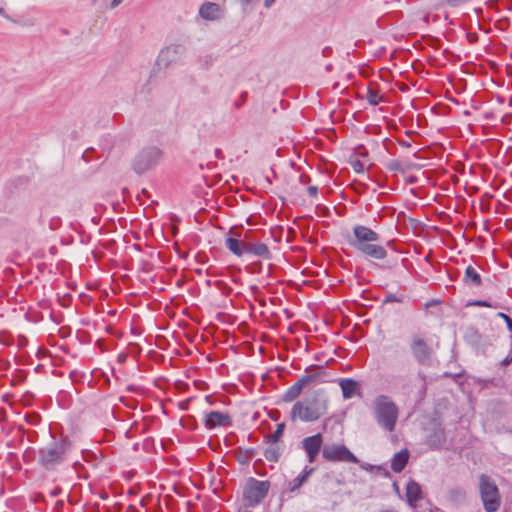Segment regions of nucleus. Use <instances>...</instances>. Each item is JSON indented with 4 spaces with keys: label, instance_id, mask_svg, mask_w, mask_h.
<instances>
[{
    "label": "nucleus",
    "instance_id": "30",
    "mask_svg": "<svg viewBox=\"0 0 512 512\" xmlns=\"http://www.w3.org/2000/svg\"><path fill=\"white\" fill-rule=\"evenodd\" d=\"M512 363V353L508 354L502 361L501 365L508 366Z\"/></svg>",
    "mask_w": 512,
    "mask_h": 512
},
{
    "label": "nucleus",
    "instance_id": "29",
    "mask_svg": "<svg viewBox=\"0 0 512 512\" xmlns=\"http://www.w3.org/2000/svg\"><path fill=\"white\" fill-rule=\"evenodd\" d=\"M497 316L501 319H503L506 324H507V327L510 325V322L512 321V317L508 316L507 314L503 313V312H499L497 314Z\"/></svg>",
    "mask_w": 512,
    "mask_h": 512
},
{
    "label": "nucleus",
    "instance_id": "35",
    "mask_svg": "<svg viewBox=\"0 0 512 512\" xmlns=\"http://www.w3.org/2000/svg\"><path fill=\"white\" fill-rule=\"evenodd\" d=\"M119 2L120 0H113V6H116Z\"/></svg>",
    "mask_w": 512,
    "mask_h": 512
},
{
    "label": "nucleus",
    "instance_id": "16",
    "mask_svg": "<svg viewBox=\"0 0 512 512\" xmlns=\"http://www.w3.org/2000/svg\"><path fill=\"white\" fill-rule=\"evenodd\" d=\"M246 254H252L266 260L271 258L268 246L261 242H248Z\"/></svg>",
    "mask_w": 512,
    "mask_h": 512
},
{
    "label": "nucleus",
    "instance_id": "7",
    "mask_svg": "<svg viewBox=\"0 0 512 512\" xmlns=\"http://www.w3.org/2000/svg\"><path fill=\"white\" fill-rule=\"evenodd\" d=\"M270 488L268 481H259L251 478L244 488V500L247 506L254 507L266 497Z\"/></svg>",
    "mask_w": 512,
    "mask_h": 512
},
{
    "label": "nucleus",
    "instance_id": "12",
    "mask_svg": "<svg viewBox=\"0 0 512 512\" xmlns=\"http://www.w3.org/2000/svg\"><path fill=\"white\" fill-rule=\"evenodd\" d=\"M231 424L230 416L219 411H211L205 416V425L209 429L226 427Z\"/></svg>",
    "mask_w": 512,
    "mask_h": 512
},
{
    "label": "nucleus",
    "instance_id": "13",
    "mask_svg": "<svg viewBox=\"0 0 512 512\" xmlns=\"http://www.w3.org/2000/svg\"><path fill=\"white\" fill-rule=\"evenodd\" d=\"M324 376V370L322 368H317L312 371H306V373L298 379V382L304 389L316 384L324 383Z\"/></svg>",
    "mask_w": 512,
    "mask_h": 512
},
{
    "label": "nucleus",
    "instance_id": "31",
    "mask_svg": "<svg viewBox=\"0 0 512 512\" xmlns=\"http://www.w3.org/2000/svg\"><path fill=\"white\" fill-rule=\"evenodd\" d=\"M307 192L310 196L314 197L318 193V188L316 186H309Z\"/></svg>",
    "mask_w": 512,
    "mask_h": 512
},
{
    "label": "nucleus",
    "instance_id": "14",
    "mask_svg": "<svg viewBox=\"0 0 512 512\" xmlns=\"http://www.w3.org/2000/svg\"><path fill=\"white\" fill-rule=\"evenodd\" d=\"M338 384L344 399H350L360 395L361 386L358 381L351 378H341L338 379Z\"/></svg>",
    "mask_w": 512,
    "mask_h": 512
},
{
    "label": "nucleus",
    "instance_id": "15",
    "mask_svg": "<svg viewBox=\"0 0 512 512\" xmlns=\"http://www.w3.org/2000/svg\"><path fill=\"white\" fill-rule=\"evenodd\" d=\"M239 236L240 235H236L235 237L230 236L225 240L226 248L238 257L246 254L248 244V242L239 239Z\"/></svg>",
    "mask_w": 512,
    "mask_h": 512
},
{
    "label": "nucleus",
    "instance_id": "4",
    "mask_svg": "<svg viewBox=\"0 0 512 512\" xmlns=\"http://www.w3.org/2000/svg\"><path fill=\"white\" fill-rule=\"evenodd\" d=\"M478 489L486 512H496L501 504V495L495 481L486 474L479 476Z\"/></svg>",
    "mask_w": 512,
    "mask_h": 512
},
{
    "label": "nucleus",
    "instance_id": "5",
    "mask_svg": "<svg viewBox=\"0 0 512 512\" xmlns=\"http://www.w3.org/2000/svg\"><path fill=\"white\" fill-rule=\"evenodd\" d=\"M70 448L66 439L55 440L39 452V463L46 469H52L62 463Z\"/></svg>",
    "mask_w": 512,
    "mask_h": 512
},
{
    "label": "nucleus",
    "instance_id": "1",
    "mask_svg": "<svg viewBox=\"0 0 512 512\" xmlns=\"http://www.w3.org/2000/svg\"><path fill=\"white\" fill-rule=\"evenodd\" d=\"M328 411V399L319 393H314L297 401L291 408L292 421L314 422L324 416Z\"/></svg>",
    "mask_w": 512,
    "mask_h": 512
},
{
    "label": "nucleus",
    "instance_id": "6",
    "mask_svg": "<svg viewBox=\"0 0 512 512\" xmlns=\"http://www.w3.org/2000/svg\"><path fill=\"white\" fill-rule=\"evenodd\" d=\"M409 347L414 360L419 365L431 366L434 358V350L423 337L413 335Z\"/></svg>",
    "mask_w": 512,
    "mask_h": 512
},
{
    "label": "nucleus",
    "instance_id": "11",
    "mask_svg": "<svg viewBox=\"0 0 512 512\" xmlns=\"http://www.w3.org/2000/svg\"><path fill=\"white\" fill-rule=\"evenodd\" d=\"M323 436L321 433L304 438L301 441V447L307 455L309 463H314L319 452L323 449Z\"/></svg>",
    "mask_w": 512,
    "mask_h": 512
},
{
    "label": "nucleus",
    "instance_id": "28",
    "mask_svg": "<svg viewBox=\"0 0 512 512\" xmlns=\"http://www.w3.org/2000/svg\"><path fill=\"white\" fill-rule=\"evenodd\" d=\"M352 166L356 172L364 171V164H362L359 160H355L352 162Z\"/></svg>",
    "mask_w": 512,
    "mask_h": 512
},
{
    "label": "nucleus",
    "instance_id": "27",
    "mask_svg": "<svg viewBox=\"0 0 512 512\" xmlns=\"http://www.w3.org/2000/svg\"><path fill=\"white\" fill-rule=\"evenodd\" d=\"M468 305L470 306H480V307H494L491 303L484 300H476L473 302H470Z\"/></svg>",
    "mask_w": 512,
    "mask_h": 512
},
{
    "label": "nucleus",
    "instance_id": "3",
    "mask_svg": "<svg viewBox=\"0 0 512 512\" xmlns=\"http://www.w3.org/2000/svg\"><path fill=\"white\" fill-rule=\"evenodd\" d=\"M373 414L379 427L388 432L395 430L399 408L387 395H379L373 401Z\"/></svg>",
    "mask_w": 512,
    "mask_h": 512
},
{
    "label": "nucleus",
    "instance_id": "20",
    "mask_svg": "<svg viewBox=\"0 0 512 512\" xmlns=\"http://www.w3.org/2000/svg\"><path fill=\"white\" fill-rule=\"evenodd\" d=\"M313 471L314 468H309L306 466L302 472L289 483V490L291 492L298 490L307 481L308 477Z\"/></svg>",
    "mask_w": 512,
    "mask_h": 512
},
{
    "label": "nucleus",
    "instance_id": "25",
    "mask_svg": "<svg viewBox=\"0 0 512 512\" xmlns=\"http://www.w3.org/2000/svg\"><path fill=\"white\" fill-rule=\"evenodd\" d=\"M366 99L370 105L376 106L383 101V96L377 89L372 87L368 88Z\"/></svg>",
    "mask_w": 512,
    "mask_h": 512
},
{
    "label": "nucleus",
    "instance_id": "23",
    "mask_svg": "<svg viewBox=\"0 0 512 512\" xmlns=\"http://www.w3.org/2000/svg\"><path fill=\"white\" fill-rule=\"evenodd\" d=\"M303 387L299 384V382H295L292 386H290L283 395L284 402H292L297 399L302 393Z\"/></svg>",
    "mask_w": 512,
    "mask_h": 512
},
{
    "label": "nucleus",
    "instance_id": "17",
    "mask_svg": "<svg viewBox=\"0 0 512 512\" xmlns=\"http://www.w3.org/2000/svg\"><path fill=\"white\" fill-rule=\"evenodd\" d=\"M200 16L205 20H217L220 18V7L216 3H204L199 9Z\"/></svg>",
    "mask_w": 512,
    "mask_h": 512
},
{
    "label": "nucleus",
    "instance_id": "24",
    "mask_svg": "<svg viewBox=\"0 0 512 512\" xmlns=\"http://www.w3.org/2000/svg\"><path fill=\"white\" fill-rule=\"evenodd\" d=\"M281 448L277 444L271 445L265 449L264 456L270 462H277L281 455Z\"/></svg>",
    "mask_w": 512,
    "mask_h": 512
},
{
    "label": "nucleus",
    "instance_id": "21",
    "mask_svg": "<svg viewBox=\"0 0 512 512\" xmlns=\"http://www.w3.org/2000/svg\"><path fill=\"white\" fill-rule=\"evenodd\" d=\"M464 282L472 286L481 285V276L472 266H468L465 270Z\"/></svg>",
    "mask_w": 512,
    "mask_h": 512
},
{
    "label": "nucleus",
    "instance_id": "32",
    "mask_svg": "<svg viewBox=\"0 0 512 512\" xmlns=\"http://www.w3.org/2000/svg\"><path fill=\"white\" fill-rule=\"evenodd\" d=\"M276 0H264V6L270 8Z\"/></svg>",
    "mask_w": 512,
    "mask_h": 512
},
{
    "label": "nucleus",
    "instance_id": "2",
    "mask_svg": "<svg viewBox=\"0 0 512 512\" xmlns=\"http://www.w3.org/2000/svg\"><path fill=\"white\" fill-rule=\"evenodd\" d=\"M380 239L379 235L364 225H356L353 227V238L350 244L363 255L382 260L386 258L387 251L376 242Z\"/></svg>",
    "mask_w": 512,
    "mask_h": 512
},
{
    "label": "nucleus",
    "instance_id": "19",
    "mask_svg": "<svg viewBox=\"0 0 512 512\" xmlns=\"http://www.w3.org/2000/svg\"><path fill=\"white\" fill-rule=\"evenodd\" d=\"M408 459L409 451L407 449L401 450L393 456L391 460V469L396 473L401 472L405 468Z\"/></svg>",
    "mask_w": 512,
    "mask_h": 512
},
{
    "label": "nucleus",
    "instance_id": "33",
    "mask_svg": "<svg viewBox=\"0 0 512 512\" xmlns=\"http://www.w3.org/2000/svg\"><path fill=\"white\" fill-rule=\"evenodd\" d=\"M0 15H2L5 18H8L7 14L3 8H0Z\"/></svg>",
    "mask_w": 512,
    "mask_h": 512
},
{
    "label": "nucleus",
    "instance_id": "34",
    "mask_svg": "<svg viewBox=\"0 0 512 512\" xmlns=\"http://www.w3.org/2000/svg\"><path fill=\"white\" fill-rule=\"evenodd\" d=\"M387 301H396V298L394 296H389L387 298Z\"/></svg>",
    "mask_w": 512,
    "mask_h": 512
},
{
    "label": "nucleus",
    "instance_id": "9",
    "mask_svg": "<svg viewBox=\"0 0 512 512\" xmlns=\"http://www.w3.org/2000/svg\"><path fill=\"white\" fill-rule=\"evenodd\" d=\"M322 456L329 462L358 463L357 457L343 444L324 446Z\"/></svg>",
    "mask_w": 512,
    "mask_h": 512
},
{
    "label": "nucleus",
    "instance_id": "22",
    "mask_svg": "<svg viewBox=\"0 0 512 512\" xmlns=\"http://www.w3.org/2000/svg\"><path fill=\"white\" fill-rule=\"evenodd\" d=\"M427 441L432 448H440L445 441L443 429L439 426L436 427L433 435L429 436Z\"/></svg>",
    "mask_w": 512,
    "mask_h": 512
},
{
    "label": "nucleus",
    "instance_id": "26",
    "mask_svg": "<svg viewBox=\"0 0 512 512\" xmlns=\"http://www.w3.org/2000/svg\"><path fill=\"white\" fill-rule=\"evenodd\" d=\"M284 427L285 425L283 423L277 425L276 430L268 436L270 443L277 444L283 435Z\"/></svg>",
    "mask_w": 512,
    "mask_h": 512
},
{
    "label": "nucleus",
    "instance_id": "18",
    "mask_svg": "<svg viewBox=\"0 0 512 512\" xmlns=\"http://www.w3.org/2000/svg\"><path fill=\"white\" fill-rule=\"evenodd\" d=\"M406 498L408 503L415 507L416 503L422 498L421 487L415 481H409L406 486Z\"/></svg>",
    "mask_w": 512,
    "mask_h": 512
},
{
    "label": "nucleus",
    "instance_id": "10",
    "mask_svg": "<svg viewBox=\"0 0 512 512\" xmlns=\"http://www.w3.org/2000/svg\"><path fill=\"white\" fill-rule=\"evenodd\" d=\"M185 53V47L181 44H170L162 49L157 58L159 67L167 68L178 61Z\"/></svg>",
    "mask_w": 512,
    "mask_h": 512
},
{
    "label": "nucleus",
    "instance_id": "8",
    "mask_svg": "<svg viewBox=\"0 0 512 512\" xmlns=\"http://www.w3.org/2000/svg\"><path fill=\"white\" fill-rule=\"evenodd\" d=\"M161 156L162 152L157 147L152 146L143 149L134 160V170L139 174L148 171L159 162Z\"/></svg>",
    "mask_w": 512,
    "mask_h": 512
}]
</instances>
